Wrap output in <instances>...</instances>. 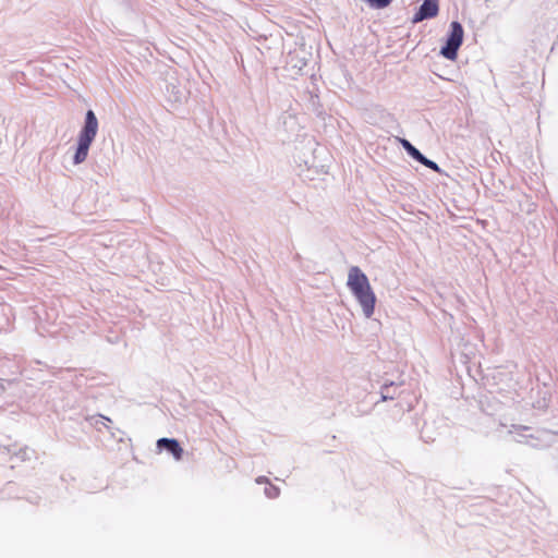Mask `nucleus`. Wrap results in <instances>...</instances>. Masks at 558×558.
I'll list each match as a JSON object with an SVG mask.
<instances>
[{"label": "nucleus", "instance_id": "f257e3e1", "mask_svg": "<svg viewBox=\"0 0 558 558\" xmlns=\"http://www.w3.org/2000/svg\"><path fill=\"white\" fill-rule=\"evenodd\" d=\"M347 284L360 303L364 315L369 318L375 311L376 296L366 275L357 266H352L349 269Z\"/></svg>", "mask_w": 558, "mask_h": 558}, {"label": "nucleus", "instance_id": "f03ea898", "mask_svg": "<svg viewBox=\"0 0 558 558\" xmlns=\"http://www.w3.org/2000/svg\"><path fill=\"white\" fill-rule=\"evenodd\" d=\"M97 131V118L92 110H88L85 118V125L80 133L77 148L73 158L75 165H80L86 160L89 146L95 140Z\"/></svg>", "mask_w": 558, "mask_h": 558}, {"label": "nucleus", "instance_id": "7ed1b4c3", "mask_svg": "<svg viewBox=\"0 0 558 558\" xmlns=\"http://www.w3.org/2000/svg\"><path fill=\"white\" fill-rule=\"evenodd\" d=\"M464 31L462 25L454 21L450 24V33L446 45L441 48L440 53L448 60L454 61L458 57V50L463 41Z\"/></svg>", "mask_w": 558, "mask_h": 558}, {"label": "nucleus", "instance_id": "20e7f679", "mask_svg": "<svg viewBox=\"0 0 558 558\" xmlns=\"http://www.w3.org/2000/svg\"><path fill=\"white\" fill-rule=\"evenodd\" d=\"M438 11L439 7L437 0H425L418 11L414 14L412 22L415 24L423 20L435 17L437 16Z\"/></svg>", "mask_w": 558, "mask_h": 558}, {"label": "nucleus", "instance_id": "39448f33", "mask_svg": "<svg viewBox=\"0 0 558 558\" xmlns=\"http://www.w3.org/2000/svg\"><path fill=\"white\" fill-rule=\"evenodd\" d=\"M403 146L408 150V153L416 159L418 162L424 165L425 167L436 171L440 172V168L438 165L429 159H427L425 156H423L420 150H417L413 145H411L408 141H403Z\"/></svg>", "mask_w": 558, "mask_h": 558}, {"label": "nucleus", "instance_id": "423d86ee", "mask_svg": "<svg viewBox=\"0 0 558 558\" xmlns=\"http://www.w3.org/2000/svg\"><path fill=\"white\" fill-rule=\"evenodd\" d=\"M158 448L167 449L175 460H181L183 456V448L177 439L160 438L157 440Z\"/></svg>", "mask_w": 558, "mask_h": 558}, {"label": "nucleus", "instance_id": "0eeeda50", "mask_svg": "<svg viewBox=\"0 0 558 558\" xmlns=\"http://www.w3.org/2000/svg\"><path fill=\"white\" fill-rule=\"evenodd\" d=\"M392 0H367V2L374 7V8H377V9H383V8H386L390 4Z\"/></svg>", "mask_w": 558, "mask_h": 558}, {"label": "nucleus", "instance_id": "6e6552de", "mask_svg": "<svg viewBox=\"0 0 558 558\" xmlns=\"http://www.w3.org/2000/svg\"><path fill=\"white\" fill-rule=\"evenodd\" d=\"M265 494L269 498H277L280 494V490L278 487L269 485L268 487L265 488Z\"/></svg>", "mask_w": 558, "mask_h": 558}]
</instances>
